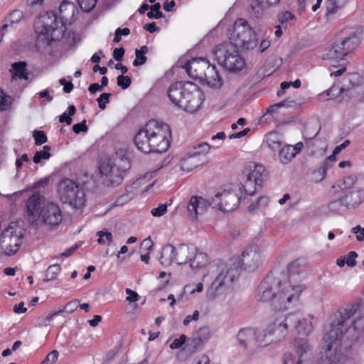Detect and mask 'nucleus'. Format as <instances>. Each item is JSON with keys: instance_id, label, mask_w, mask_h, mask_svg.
<instances>
[{"instance_id": "nucleus-33", "label": "nucleus", "mask_w": 364, "mask_h": 364, "mask_svg": "<svg viewBox=\"0 0 364 364\" xmlns=\"http://www.w3.org/2000/svg\"><path fill=\"white\" fill-rule=\"evenodd\" d=\"M281 136L277 132H269L265 136V144L271 150L278 151L282 145Z\"/></svg>"}, {"instance_id": "nucleus-29", "label": "nucleus", "mask_w": 364, "mask_h": 364, "mask_svg": "<svg viewBox=\"0 0 364 364\" xmlns=\"http://www.w3.org/2000/svg\"><path fill=\"white\" fill-rule=\"evenodd\" d=\"M346 55L345 49L339 40L336 41L326 53V58L333 60H342Z\"/></svg>"}, {"instance_id": "nucleus-50", "label": "nucleus", "mask_w": 364, "mask_h": 364, "mask_svg": "<svg viewBox=\"0 0 364 364\" xmlns=\"http://www.w3.org/2000/svg\"><path fill=\"white\" fill-rule=\"evenodd\" d=\"M269 202V198L266 196H260L255 203H252L249 205L250 210H253L259 207L265 206Z\"/></svg>"}, {"instance_id": "nucleus-31", "label": "nucleus", "mask_w": 364, "mask_h": 364, "mask_svg": "<svg viewBox=\"0 0 364 364\" xmlns=\"http://www.w3.org/2000/svg\"><path fill=\"white\" fill-rule=\"evenodd\" d=\"M203 343L204 341H202L200 337H198L197 335L193 333L182 350L191 355L196 353L203 346Z\"/></svg>"}, {"instance_id": "nucleus-34", "label": "nucleus", "mask_w": 364, "mask_h": 364, "mask_svg": "<svg viewBox=\"0 0 364 364\" xmlns=\"http://www.w3.org/2000/svg\"><path fill=\"white\" fill-rule=\"evenodd\" d=\"M342 43L346 55L353 52L359 45V39L355 33H351L348 36L339 40Z\"/></svg>"}, {"instance_id": "nucleus-2", "label": "nucleus", "mask_w": 364, "mask_h": 364, "mask_svg": "<svg viewBox=\"0 0 364 364\" xmlns=\"http://www.w3.org/2000/svg\"><path fill=\"white\" fill-rule=\"evenodd\" d=\"M75 7L73 4L63 0L59 7L61 14L59 19L53 12H47L41 15L34 23L36 33V45L39 48L49 46L53 41L63 40L69 47L75 44V34L65 33V26L62 19L68 20V16L65 14L69 10L73 15Z\"/></svg>"}, {"instance_id": "nucleus-4", "label": "nucleus", "mask_w": 364, "mask_h": 364, "mask_svg": "<svg viewBox=\"0 0 364 364\" xmlns=\"http://www.w3.org/2000/svg\"><path fill=\"white\" fill-rule=\"evenodd\" d=\"M260 261L259 248L256 245H251L243 251L240 258H232L229 263L220 264L218 274L207 291L208 297L213 299L222 294L239 276L242 267L248 271H253L257 268Z\"/></svg>"}, {"instance_id": "nucleus-60", "label": "nucleus", "mask_w": 364, "mask_h": 364, "mask_svg": "<svg viewBox=\"0 0 364 364\" xmlns=\"http://www.w3.org/2000/svg\"><path fill=\"white\" fill-rule=\"evenodd\" d=\"M249 13L251 15H254L256 18H259L262 14V9L261 6L257 3H255V5L252 4Z\"/></svg>"}, {"instance_id": "nucleus-39", "label": "nucleus", "mask_w": 364, "mask_h": 364, "mask_svg": "<svg viewBox=\"0 0 364 364\" xmlns=\"http://www.w3.org/2000/svg\"><path fill=\"white\" fill-rule=\"evenodd\" d=\"M153 242L150 238L145 239L141 244V250L144 249L146 252L141 255V260L144 262L146 264L149 263V252L153 250Z\"/></svg>"}, {"instance_id": "nucleus-13", "label": "nucleus", "mask_w": 364, "mask_h": 364, "mask_svg": "<svg viewBox=\"0 0 364 364\" xmlns=\"http://www.w3.org/2000/svg\"><path fill=\"white\" fill-rule=\"evenodd\" d=\"M45 197L38 192L30 196L26 203V208L29 223L33 225H38L41 215L47 204Z\"/></svg>"}, {"instance_id": "nucleus-35", "label": "nucleus", "mask_w": 364, "mask_h": 364, "mask_svg": "<svg viewBox=\"0 0 364 364\" xmlns=\"http://www.w3.org/2000/svg\"><path fill=\"white\" fill-rule=\"evenodd\" d=\"M212 147L213 146L208 143L202 142L198 144L197 146H195L190 153L198 159L208 160L206 154Z\"/></svg>"}, {"instance_id": "nucleus-49", "label": "nucleus", "mask_w": 364, "mask_h": 364, "mask_svg": "<svg viewBox=\"0 0 364 364\" xmlns=\"http://www.w3.org/2000/svg\"><path fill=\"white\" fill-rule=\"evenodd\" d=\"M132 83L131 78L127 75H120L117 77V85L125 90L128 88Z\"/></svg>"}, {"instance_id": "nucleus-21", "label": "nucleus", "mask_w": 364, "mask_h": 364, "mask_svg": "<svg viewBox=\"0 0 364 364\" xmlns=\"http://www.w3.org/2000/svg\"><path fill=\"white\" fill-rule=\"evenodd\" d=\"M341 198L343 207L348 209H354L364 201V190L358 188H353L342 193Z\"/></svg>"}, {"instance_id": "nucleus-38", "label": "nucleus", "mask_w": 364, "mask_h": 364, "mask_svg": "<svg viewBox=\"0 0 364 364\" xmlns=\"http://www.w3.org/2000/svg\"><path fill=\"white\" fill-rule=\"evenodd\" d=\"M348 0H326L327 14H334L347 3Z\"/></svg>"}, {"instance_id": "nucleus-51", "label": "nucleus", "mask_w": 364, "mask_h": 364, "mask_svg": "<svg viewBox=\"0 0 364 364\" xmlns=\"http://www.w3.org/2000/svg\"><path fill=\"white\" fill-rule=\"evenodd\" d=\"M186 340L187 338L186 335H181L179 338H175L170 344V348L174 350L181 348L186 343Z\"/></svg>"}, {"instance_id": "nucleus-9", "label": "nucleus", "mask_w": 364, "mask_h": 364, "mask_svg": "<svg viewBox=\"0 0 364 364\" xmlns=\"http://www.w3.org/2000/svg\"><path fill=\"white\" fill-rule=\"evenodd\" d=\"M58 193L63 203H68L75 209H80L85 204V195L83 189L71 179L65 178L60 181Z\"/></svg>"}, {"instance_id": "nucleus-14", "label": "nucleus", "mask_w": 364, "mask_h": 364, "mask_svg": "<svg viewBox=\"0 0 364 364\" xmlns=\"http://www.w3.org/2000/svg\"><path fill=\"white\" fill-rule=\"evenodd\" d=\"M290 323L287 321V315L285 317H279L268 324L262 331L266 335V339L272 340V342L278 341L285 337Z\"/></svg>"}, {"instance_id": "nucleus-8", "label": "nucleus", "mask_w": 364, "mask_h": 364, "mask_svg": "<svg viewBox=\"0 0 364 364\" xmlns=\"http://www.w3.org/2000/svg\"><path fill=\"white\" fill-rule=\"evenodd\" d=\"M237 48L231 43H223L213 50L218 63L231 72L240 71L245 65V60L239 55Z\"/></svg>"}, {"instance_id": "nucleus-56", "label": "nucleus", "mask_w": 364, "mask_h": 364, "mask_svg": "<svg viewBox=\"0 0 364 364\" xmlns=\"http://www.w3.org/2000/svg\"><path fill=\"white\" fill-rule=\"evenodd\" d=\"M167 212V205L166 204H160L157 208L151 210V213L154 217H161Z\"/></svg>"}, {"instance_id": "nucleus-42", "label": "nucleus", "mask_w": 364, "mask_h": 364, "mask_svg": "<svg viewBox=\"0 0 364 364\" xmlns=\"http://www.w3.org/2000/svg\"><path fill=\"white\" fill-rule=\"evenodd\" d=\"M98 236L97 242L100 245H105L107 242L110 243L113 240L112 234L107 229H103L97 232Z\"/></svg>"}, {"instance_id": "nucleus-1", "label": "nucleus", "mask_w": 364, "mask_h": 364, "mask_svg": "<svg viewBox=\"0 0 364 364\" xmlns=\"http://www.w3.org/2000/svg\"><path fill=\"white\" fill-rule=\"evenodd\" d=\"M358 309L356 305L340 308L328 318L323 327V341L327 348L320 357L318 364H344L343 357L333 351V346H338L344 339L357 341L364 332V317L351 321Z\"/></svg>"}, {"instance_id": "nucleus-37", "label": "nucleus", "mask_w": 364, "mask_h": 364, "mask_svg": "<svg viewBox=\"0 0 364 364\" xmlns=\"http://www.w3.org/2000/svg\"><path fill=\"white\" fill-rule=\"evenodd\" d=\"M13 76L12 80L16 77L20 79H28V73L26 72V63L25 62H18L12 65Z\"/></svg>"}, {"instance_id": "nucleus-44", "label": "nucleus", "mask_w": 364, "mask_h": 364, "mask_svg": "<svg viewBox=\"0 0 364 364\" xmlns=\"http://www.w3.org/2000/svg\"><path fill=\"white\" fill-rule=\"evenodd\" d=\"M257 187H258L257 184L255 183L254 181L250 180L248 176H247V179L244 181L242 185L245 192L247 194L252 196L255 193Z\"/></svg>"}, {"instance_id": "nucleus-32", "label": "nucleus", "mask_w": 364, "mask_h": 364, "mask_svg": "<svg viewBox=\"0 0 364 364\" xmlns=\"http://www.w3.org/2000/svg\"><path fill=\"white\" fill-rule=\"evenodd\" d=\"M292 151L293 149L291 148V145L285 144L284 146H281L278 150V159L279 162L283 165L289 164L293 159L295 158Z\"/></svg>"}, {"instance_id": "nucleus-48", "label": "nucleus", "mask_w": 364, "mask_h": 364, "mask_svg": "<svg viewBox=\"0 0 364 364\" xmlns=\"http://www.w3.org/2000/svg\"><path fill=\"white\" fill-rule=\"evenodd\" d=\"M33 136L36 145H41L47 141V136L43 131L35 130L33 132Z\"/></svg>"}, {"instance_id": "nucleus-27", "label": "nucleus", "mask_w": 364, "mask_h": 364, "mask_svg": "<svg viewBox=\"0 0 364 364\" xmlns=\"http://www.w3.org/2000/svg\"><path fill=\"white\" fill-rule=\"evenodd\" d=\"M267 173L265 168L261 164H255L253 169L250 168L247 176L250 180L255 181L258 187H262V183L266 178Z\"/></svg>"}, {"instance_id": "nucleus-59", "label": "nucleus", "mask_w": 364, "mask_h": 364, "mask_svg": "<svg viewBox=\"0 0 364 364\" xmlns=\"http://www.w3.org/2000/svg\"><path fill=\"white\" fill-rule=\"evenodd\" d=\"M135 55L136 58L133 62V65L134 66H139L141 65L146 63V57L144 54L141 53L140 52H138L137 50L135 51Z\"/></svg>"}, {"instance_id": "nucleus-30", "label": "nucleus", "mask_w": 364, "mask_h": 364, "mask_svg": "<svg viewBox=\"0 0 364 364\" xmlns=\"http://www.w3.org/2000/svg\"><path fill=\"white\" fill-rule=\"evenodd\" d=\"M175 247L171 244L164 245L159 257L160 263L164 266H169L174 262Z\"/></svg>"}, {"instance_id": "nucleus-54", "label": "nucleus", "mask_w": 364, "mask_h": 364, "mask_svg": "<svg viewBox=\"0 0 364 364\" xmlns=\"http://www.w3.org/2000/svg\"><path fill=\"white\" fill-rule=\"evenodd\" d=\"M58 352L56 350L49 353L41 364H53L58 359Z\"/></svg>"}, {"instance_id": "nucleus-16", "label": "nucleus", "mask_w": 364, "mask_h": 364, "mask_svg": "<svg viewBox=\"0 0 364 364\" xmlns=\"http://www.w3.org/2000/svg\"><path fill=\"white\" fill-rule=\"evenodd\" d=\"M314 318L313 314H308L306 317H301L296 313L289 314L287 315V321L290 323V326L301 334L308 336L314 331L312 320Z\"/></svg>"}, {"instance_id": "nucleus-22", "label": "nucleus", "mask_w": 364, "mask_h": 364, "mask_svg": "<svg viewBox=\"0 0 364 364\" xmlns=\"http://www.w3.org/2000/svg\"><path fill=\"white\" fill-rule=\"evenodd\" d=\"M210 205L202 197L194 196L191 198L187 205V211L190 218L196 220L198 215L203 214L207 208Z\"/></svg>"}, {"instance_id": "nucleus-64", "label": "nucleus", "mask_w": 364, "mask_h": 364, "mask_svg": "<svg viewBox=\"0 0 364 364\" xmlns=\"http://www.w3.org/2000/svg\"><path fill=\"white\" fill-rule=\"evenodd\" d=\"M343 206V204L341 203V196L338 200H335L331 201L329 205L328 208L331 211H338L340 210V208Z\"/></svg>"}, {"instance_id": "nucleus-3", "label": "nucleus", "mask_w": 364, "mask_h": 364, "mask_svg": "<svg viewBox=\"0 0 364 364\" xmlns=\"http://www.w3.org/2000/svg\"><path fill=\"white\" fill-rule=\"evenodd\" d=\"M305 289L303 284L282 281L275 273L271 272L258 287L257 296L262 301H271V306L275 311H282L298 302Z\"/></svg>"}, {"instance_id": "nucleus-26", "label": "nucleus", "mask_w": 364, "mask_h": 364, "mask_svg": "<svg viewBox=\"0 0 364 364\" xmlns=\"http://www.w3.org/2000/svg\"><path fill=\"white\" fill-rule=\"evenodd\" d=\"M208 162V160L198 159L189 152L186 156L181 159L180 167L182 171L189 172L198 166L205 164Z\"/></svg>"}, {"instance_id": "nucleus-28", "label": "nucleus", "mask_w": 364, "mask_h": 364, "mask_svg": "<svg viewBox=\"0 0 364 364\" xmlns=\"http://www.w3.org/2000/svg\"><path fill=\"white\" fill-rule=\"evenodd\" d=\"M208 263V257L205 253L198 252L195 247V252L191 254L188 264L191 269H196L205 267Z\"/></svg>"}, {"instance_id": "nucleus-53", "label": "nucleus", "mask_w": 364, "mask_h": 364, "mask_svg": "<svg viewBox=\"0 0 364 364\" xmlns=\"http://www.w3.org/2000/svg\"><path fill=\"white\" fill-rule=\"evenodd\" d=\"M194 334L197 335L198 337H200L203 341H205L209 338L210 332L208 327L203 326L195 332Z\"/></svg>"}, {"instance_id": "nucleus-20", "label": "nucleus", "mask_w": 364, "mask_h": 364, "mask_svg": "<svg viewBox=\"0 0 364 364\" xmlns=\"http://www.w3.org/2000/svg\"><path fill=\"white\" fill-rule=\"evenodd\" d=\"M208 63L209 61L204 58H193L186 65V73L191 77L200 81L205 76L204 73Z\"/></svg>"}, {"instance_id": "nucleus-61", "label": "nucleus", "mask_w": 364, "mask_h": 364, "mask_svg": "<svg viewBox=\"0 0 364 364\" xmlns=\"http://www.w3.org/2000/svg\"><path fill=\"white\" fill-rule=\"evenodd\" d=\"M73 130L75 134H79L81 132H86L87 131L86 120H83L81 123L75 124L73 126Z\"/></svg>"}, {"instance_id": "nucleus-46", "label": "nucleus", "mask_w": 364, "mask_h": 364, "mask_svg": "<svg viewBox=\"0 0 364 364\" xmlns=\"http://www.w3.org/2000/svg\"><path fill=\"white\" fill-rule=\"evenodd\" d=\"M81 9L85 12L91 11L97 4V0H77Z\"/></svg>"}, {"instance_id": "nucleus-52", "label": "nucleus", "mask_w": 364, "mask_h": 364, "mask_svg": "<svg viewBox=\"0 0 364 364\" xmlns=\"http://www.w3.org/2000/svg\"><path fill=\"white\" fill-rule=\"evenodd\" d=\"M110 96V93L104 92L101 94L100 97L97 99L98 106L101 109H105L106 104L109 102Z\"/></svg>"}, {"instance_id": "nucleus-41", "label": "nucleus", "mask_w": 364, "mask_h": 364, "mask_svg": "<svg viewBox=\"0 0 364 364\" xmlns=\"http://www.w3.org/2000/svg\"><path fill=\"white\" fill-rule=\"evenodd\" d=\"M50 147L48 145H46L43 147V149L37 151L33 156V162L35 164H38L41 162V159H48L50 157Z\"/></svg>"}, {"instance_id": "nucleus-7", "label": "nucleus", "mask_w": 364, "mask_h": 364, "mask_svg": "<svg viewBox=\"0 0 364 364\" xmlns=\"http://www.w3.org/2000/svg\"><path fill=\"white\" fill-rule=\"evenodd\" d=\"M229 39V43L242 50H252L258 43L257 34L245 18L235 21Z\"/></svg>"}, {"instance_id": "nucleus-19", "label": "nucleus", "mask_w": 364, "mask_h": 364, "mask_svg": "<svg viewBox=\"0 0 364 364\" xmlns=\"http://www.w3.org/2000/svg\"><path fill=\"white\" fill-rule=\"evenodd\" d=\"M295 351L298 356L296 364H302L310 354L311 347L306 340H299L295 342ZM284 364H294L293 355L291 353H285L283 356Z\"/></svg>"}, {"instance_id": "nucleus-5", "label": "nucleus", "mask_w": 364, "mask_h": 364, "mask_svg": "<svg viewBox=\"0 0 364 364\" xmlns=\"http://www.w3.org/2000/svg\"><path fill=\"white\" fill-rule=\"evenodd\" d=\"M170 127L156 120L148 122L134 136L137 149L144 154L163 153L170 146Z\"/></svg>"}, {"instance_id": "nucleus-11", "label": "nucleus", "mask_w": 364, "mask_h": 364, "mask_svg": "<svg viewBox=\"0 0 364 364\" xmlns=\"http://www.w3.org/2000/svg\"><path fill=\"white\" fill-rule=\"evenodd\" d=\"M237 341L240 346L250 355L257 352L260 348L267 346L272 340L266 339V335L262 331L253 328L242 329L237 334Z\"/></svg>"}, {"instance_id": "nucleus-58", "label": "nucleus", "mask_w": 364, "mask_h": 364, "mask_svg": "<svg viewBox=\"0 0 364 364\" xmlns=\"http://www.w3.org/2000/svg\"><path fill=\"white\" fill-rule=\"evenodd\" d=\"M23 17V12L20 10H15L11 13L9 16V21L11 24L18 23Z\"/></svg>"}, {"instance_id": "nucleus-45", "label": "nucleus", "mask_w": 364, "mask_h": 364, "mask_svg": "<svg viewBox=\"0 0 364 364\" xmlns=\"http://www.w3.org/2000/svg\"><path fill=\"white\" fill-rule=\"evenodd\" d=\"M60 269L61 267L59 264L50 265L46 271L45 280L50 281L54 279L57 274L60 272Z\"/></svg>"}, {"instance_id": "nucleus-24", "label": "nucleus", "mask_w": 364, "mask_h": 364, "mask_svg": "<svg viewBox=\"0 0 364 364\" xmlns=\"http://www.w3.org/2000/svg\"><path fill=\"white\" fill-rule=\"evenodd\" d=\"M204 74L205 76L200 80V82H206L212 87H220L222 85V79L215 65L209 63Z\"/></svg>"}, {"instance_id": "nucleus-15", "label": "nucleus", "mask_w": 364, "mask_h": 364, "mask_svg": "<svg viewBox=\"0 0 364 364\" xmlns=\"http://www.w3.org/2000/svg\"><path fill=\"white\" fill-rule=\"evenodd\" d=\"M186 92H196V84L190 81L176 82L169 87L168 97L173 105L181 107Z\"/></svg>"}, {"instance_id": "nucleus-36", "label": "nucleus", "mask_w": 364, "mask_h": 364, "mask_svg": "<svg viewBox=\"0 0 364 364\" xmlns=\"http://www.w3.org/2000/svg\"><path fill=\"white\" fill-rule=\"evenodd\" d=\"M357 178L354 175L343 177L341 180L337 181V186L341 190L342 193L355 188Z\"/></svg>"}, {"instance_id": "nucleus-6", "label": "nucleus", "mask_w": 364, "mask_h": 364, "mask_svg": "<svg viewBox=\"0 0 364 364\" xmlns=\"http://www.w3.org/2000/svg\"><path fill=\"white\" fill-rule=\"evenodd\" d=\"M131 168L129 159L125 156H115L100 162L99 170L105 177L107 186H118L124 180L127 171Z\"/></svg>"}, {"instance_id": "nucleus-10", "label": "nucleus", "mask_w": 364, "mask_h": 364, "mask_svg": "<svg viewBox=\"0 0 364 364\" xmlns=\"http://www.w3.org/2000/svg\"><path fill=\"white\" fill-rule=\"evenodd\" d=\"M242 196L241 188L239 185H232L221 191H218L212 198L210 205L223 212H229L236 209Z\"/></svg>"}, {"instance_id": "nucleus-17", "label": "nucleus", "mask_w": 364, "mask_h": 364, "mask_svg": "<svg viewBox=\"0 0 364 364\" xmlns=\"http://www.w3.org/2000/svg\"><path fill=\"white\" fill-rule=\"evenodd\" d=\"M62 220V212L58 205L53 202L47 203L41 215L40 223L53 228L58 226Z\"/></svg>"}, {"instance_id": "nucleus-12", "label": "nucleus", "mask_w": 364, "mask_h": 364, "mask_svg": "<svg viewBox=\"0 0 364 364\" xmlns=\"http://www.w3.org/2000/svg\"><path fill=\"white\" fill-rule=\"evenodd\" d=\"M23 242V233L16 223H11L0 236V248L6 255H13Z\"/></svg>"}, {"instance_id": "nucleus-23", "label": "nucleus", "mask_w": 364, "mask_h": 364, "mask_svg": "<svg viewBox=\"0 0 364 364\" xmlns=\"http://www.w3.org/2000/svg\"><path fill=\"white\" fill-rule=\"evenodd\" d=\"M195 252V247L181 244L177 247H175L174 262L178 264L188 263L191 254Z\"/></svg>"}, {"instance_id": "nucleus-63", "label": "nucleus", "mask_w": 364, "mask_h": 364, "mask_svg": "<svg viewBox=\"0 0 364 364\" xmlns=\"http://www.w3.org/2000/svg\"><path fill=\"white\" fill-rule=\"evenodd\" d=\"M125 292L128 295L127 300L129 302H136L139 300V296L136 292L128 288L126 289Z\"/></svg>"}, {"instance_id": "nucleus-47", "label": "nucleus", "mask_w": 364, "mask_h": 364, "mask_svg": "<svg viewBox=\"0 0 364 364\" xmlns=\"http://www.w3.org/2000/svg\"><path fill=\"white\" fill-rule=\"evenodd\" d=\"M161 5L159 3L154 4L151 7V11L147 13V16L149 18L159 19L162 17V12L160 11Z\"/></svg>"}, {"instance_id": "nucleus-55", "label": "nucleus", "mask_w": 364, "mask_h": 364, "mask_svg": "<svg viewBox=\"0 0 364 364\" xmlns=\"http://www.w3.org/2000/svg\"><path fill=\"white\" fill-rule=\"evenodd\" d=\"M358 257V254L355 251L350 252L346 256V264L350 267H354L357 262H356V258Z\"/></svg>"}, {"instance_id": "nucleus-57", "label": "nucleus", "mask_w": 364, "mask_h": 364, "mask_svg": "<svg viewBox=\"0 0 364 364\" xmlns=\"http://www.w3.org/2000/svg\"><path fill=\"white\" fill-rule=\"evenodd\" d=\"M351 232L356 235V240L358 242L364 241V228L360 225H356L351 229Z\"/></svg>"}, {"instance_id": "nucleus-62", "label": "nucleus", "mask_w": 364, "mask_h": 364, "mask_svg": "<svg viewBox=\"0 0 364 364\" xmlns=\"http://www.w3.org/2000/svg\"><path fill=\"white\" fill-rule=\"evenodd\" d=\"M79 302L80 301L78 299H73V300L69 301L68 303H67L65 304V309L67 310V313L71 314V313L74 312L78 307Z\"/></svg>"}, {"instance_id": "nucleus-40", "label": "nucleus", "mask_w": 364, "mask_h": 364, "mask_svg": "<svg viewBox=\"0 0 364 364\" xmlns=\"http://www.w3.org/2000/svg\"><path fill=\"white\" fill-rule=\"evenodd\" d=\"M278 21L285 28L291 23L296 20V16L290 11H286L281 12L277 16Z\"/></svg>"}, {"instance_id": "nucleus-25", "label": "nucleus", "mask_w": 364, "mask_h": 364, "mask_svg": "<svg viewBox=\"0 0 364 364\" xmlns=\"http://www.w3.org/2000/svg\"><path fill=\"white\" fill-rule=\"evenodd\" d=\"M300 272V264L298 260L290 262L287 267V273L275 274L277 277H279L282 281H289L292 284H298L296 283V277Z\"/></svg>"}, {"instance_id": "nucleus-18", "label": "nucleus", "mask_w": 364, "mask_h": 364, "mask_svg": "<svg viewBox=\"0 0 364 364\" xmlns=\"http://www.w3.org/2000/svg\"><path fill=\"white\" fill-rule=\"evenodd\" d=\"M196 92H186L183 102L181 107L186 112L194 113L201 107L204 100V94L199 87L196 84Z\"/></svg>"}, {"instance_id": "nucleus-43", "label": "nucleus", "mask_w": 364, "mask_h": 364, "mask_svg": "<svg viewBox=\"0 0 364 364\" xmlns=\"http://www.w3.org/2000/svg\"><path fill=\"white\" fill-rule=\"evenodd\" d=\"M12 102V98L6 95L2 90L0 89V110L8 109Z\"/></svg>"}]
</instances>
